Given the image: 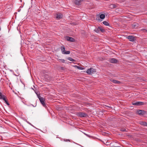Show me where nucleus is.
<instances>
[{
  "label": "nucleus",
  "instance_id": "nucleus-31",
  "mask_svg": "<svg viewBox=\"0 0 147 147\" xmlns=\"http://www.w3.org/2000/svg\"><path fill=\"white\" fill-rule=\"evenodd\" d=\"M60 69L62 70H64V68L63 67H60Z\"/></svg>",
  "mask_w": 147,
  "mask_h": 147
},
{
  "label": "nucleus",
  "instance_id": "nucleus-24",
  "mask_svg": "<svg viewBox=\"0 0 147 147\" xmlns=\"http://www.w3.org/2000/svg\"><path fill=\"white\" fill-rule=\"evenodd\" d=\"M98 29L99 30V31H100L102 32H104V30L101 27H98Z\"/></svg>",
  "mask_w": 147,
  "mask_h": 147
},
{
  "label": "nucleus",
  "instance_id": "nucleus-7",
  "mask_svg": "<svg viewBox=\"0 0 147 147\" xmlns=\"http://www.w3.org/2000/svg\"><path fill=\"white\" fill-rule=\"evenodd\" d=\"M39 100H40V102L41 103V104L43 106L45 107L46 106V105H45V99L44 98H40Z\"/></svg>",
  "mask_w": 147,
  "mask_h": 147
},
{
  "label": "nucleus",
  "instance_id": "nucleus-30",
  "mask_svg": "<svg viewBox=\"0 0 147 147\" xmlns=\"http://www.w3.org/2000/svg\"><path fill=\"white\" fill-rule=\"evenodd\" d=\"M38 98H39V99L40 100V98H42L43 97H41L40 96V95H38Z\"/></svg>",
  "mask_w": 147,
  "mask_h": 147
},
{
  "label": "nucleus",
  "instance_id": "nucleus-12",
  "mask_svg": "<svg viewBox=\"0 0 147 147\" xmlns=\"http://www.w3.org/2000/svg\"><path fill=\"white\" fill-rule=\"evenodd\" d=\"M6 98V96L2 94V93L0 92V99H4V98Z\"/></svg>",
  "mask_w": 147,
  "mask_h": 147
},
{
  "label": "nucleus",
  "instance_id": "nucleus-1",
  "mask_svg": "<svg viewBox=\"0 0 147 147\" xmlns=\"http://www.w3.org/2000/svg\"><path fill=\"white\" fill-rule=\"evenodd\" d=\"M96 72V70L92 68H90V69H88L86 71V73L90 75H92L95 73Z\"/></svg>",
  "mask_w": 147,
  "mask_h": 147
},
{
  "label": "nucleus",
  "instance_id": "nucleus-20",
  "mask_svg": "<svg viewBox=\"0 0 147 147\" xmlns=\"http://www.w3.org/2000/svg\"><path fill=\"white\" fill-rule=\"evenodd\" d=\"M57 110H63L64 109H62V108L61 107H57Z\"/></svg>",
  "mask_w": 147,
  "mask_h": 147
},
{
  "label": "nucleus",
  "instance_id": "nucleus-5",
  "mask_svg": "<svg viewBox=\"0 0 147 147\" xmlns=\"http://www.w3.org/2000/svg\"><path fill=\"white\" fill-rule=\"evenodd\" d=\"M127 38L130 41L133 42L135 40V37L134 36H129L127 37Z\"/></svg>",
  "mask_w": 147,
  "mask_h": 147
},
{
  "label": "nucleus",
  "instance_id": "nucleus-18",
  "mask_svg": "<svg viewBox=\"0 0 147 147\" xmlns=\"http://www.w3.org/2000/svg\"><path fill=\"white\" fill-rule=\"evenodd\" d=\"M104 107H105L106 109H108V110H113L112 108L109 107V106H107L106 105H105V106Z\"/></svg>",
  "mask_w": 147,
  "mask_h": 147
},
{
  "label": "nucleus",
  "instance_id": "nucleus-28",
  "mask_svg": "<svg viewBox=\"0 0 147 147\" xmlns=\"http://www.w3.org/2000/svg\"><path fill=\"white\" fill-rule=\"evenodd\" d=\"M94 31L97 33H98L99 32V30L98 29V28H95Z\"/></svg>",
  "mask_w": 147,
  "mask_h": 147
},
{
  "label": "nucleus",
  "instance_id": "nucleus-10",
  "mask_svg": "<svg viewBox=\"0 0 147 147\" xmlns=\"http://www.w3.org/2000/svg\"><path fill=\"white\" fill-rule=\"evenodd\" d=\"M62 17L63 15L62 14L60 13H58L57 14L56 18L57 19H59L61 18Z\"/></svg>",
  "mask_w": 147,
  "mask_h": 147
},
{
  "label": "nucleus",
  "instance_id": "nucleus-3",
  "mask_svg": "<svg viewBox=\"0 0 147 147\" xmlns=\"http://www.w3.org/2000/svg\"><path fill=\"white\" fill-rule=\"evenodd\" d=\"M132 104L134 105L140 106L144 105V103L142 102H132Z\"/></svg>",
  "mask_w": 147,
  "mask_h": 147
},
{
  "label": "nucleus",
  "instance_id": "nucleus-27",
  "mask_svg": "<svg viewBox=\"0 0 147 147\" xmlns=\"http://www.w3.org/2000/svg\"><path fill=\"white\" fill-rule=\"evenodd\" d=\"M120 130L123 131H127V130L125 128H121V129Z\"/></svg>",
  "mask_w": 147,
  "mask_h": 147
},
{
  "label": "nucleus",
  "instance_id": "nucleus-6",
  "mask_svg": "<svg viewBox=\"0 0 147 147\" xmlns=\"http://www.w3.org/2000/svg\"><path fill=\"white\" fill-rule=\"evenodd\" d=\"M65 38L67 40L71 42H74L75 41V40L74 38L69 36H66Z\"/></svg>",
  "mask_w": 147,
  "mask_h": 147
},
{
  "label": "nucleus",
  "instance_id": "nucleus-19",
  "mask_svg": "<svg viewBox=\"0 0 147 147\" xmlns=\"http://www.w3.org/2000/svg\"><path fill=\"white\" fill-rule=\"evenodd\" d=\"M75 66L78 69H80V70H83L85 68H83V67H81L80 66H78L77 65H75Z\"/></svg>",
  "mask_w": 147,
  "mask_h": 147
},
{
  "label": "nucleus",
  "instance_id": "nucleus-9",
  "mask_svg": "<svg viewBox=\"0 0 147 147\" xmlns=\"http://www.w3.org/2000/svg\"><path fill=\"white\" fill-rule=\"evenodd\" d=\"M110 80L111 82L115 84H120L121 83V82L118 80H114L113 79H111Z\"/></svg>",
  "mask_w": 147,
  "mask_h": 147
},
{
  "label": "nucleus",
  "instance_id": "nucleus-16",
  "mask_svg": "<svg viewBox=\"0 0 147 147\" xmlns=\"http://www.w3.org/2000/svg\"><path fill=\"white\" fill-rule=\"evenodd\" d=\"M138 26V24L136 23H134L132 25V28H136Z\"/></svg>",
  "mask_w": 147,
  "mask_h": 147
},
{
  "label": "nucleus",
  "instance_id": "nucleus-13",
  "mask_svg": "<svg viewBox=\"0 0 147 147\" xmlns=\"http://www.w3.org/2000/svg\"><path fill=\"white\" fill-rule=\"evenodd\" d=\"M83 1V0H80V1L76 0L75 1V3L77 5H79L80 4V3Z\"/></svg>",
  "mask_w": 147,
  "mask_h": 147
},
{
  "label": "nucleus",
  "instance_id": "nucleus-25",
  "mask_svg": "<svg viewBox=\"0 0 147 147\" xmlns=\"http://www.w3.org/2000/svg\"><path fill=\"white\" fill-rule=\"evenodd\" d=\"M5 102L8 105H9V103H8L7 100H6V98H4V99H3Z\"/></svg>",
  "mask_w": 147,
  "mask_h": 147
},
{
  "label": "nucleus",
  "instance_id": "nucleus-34",
  "mask_svg": "<svg viewBox=\"0 0 147 147\" xmlns=\"http://www.w3.org/2000/svg\"><path fill=\"white\" fill-rule=\"evenodd\" d=\"M103 111H100L101 113H103V112H102Z\"/></svg>",
  "mask_w": 147,
  "mask_h": 147
},
{
  "label": "nucleus",
  "instance_id": "nucleus-26",
  "mask_svg": "<svg viewBox=\"0 0 147 147\" xmlns=\"http://www.w3.org/2000/svg\"><path fill=\"white\" fill-rule=\"evenodd\" d=\"M70 53V51H66L64 52V53H63V54H69Z\"/></svg>",
  "mask_w": 147,
  "mask_h": 147
},
{
  "label": "nucleus",
  "instance_id": "nucleus-35",
  "mask_svg": "<svg viewBox=\"0 0 147 147\" xmlns=\"http://www.w3.org/2000/svg\"><path fill=\"white\" fill-rule=\"evenodd\" d=\"M67 141H70V140H67Z\"/></svg>",
  "mask_w": 147,
  "mask_h": 147
},
{
  "label": "nucleus",
  "instance_id": "nucleus-33",
  "mask_svg": "<svg viewBox=\"0 0 147 147\" xmlns=\"http://www.w3.org/2000/svg\"><path fill=\"white\" fill-rule=\"evenodd\" d=\"M144 31H145V32H146V31H147L146 30H145V29H144Z\"/></svg>",
  "mask_w": 147,
  "mask_h": 147
},
{
  "label": "nucleus",
  "instance_id": "nucleus-23",
  "mask_svg": "<svg viewBox=\"0 0 147 147\" xmlns=\"http://www.w3.org/2000/svg\"><path fill=\"white\" fill-rule=\"evenodd\" d=\"M67 59L68 60H69L70 61H75V59H72V58H71V57H69L67 58Z\"/></svg>",
  "mask_w": 147,
  "mask_h": 147
},
{
  "label": "nucleus",
  "instance_id": "nucleus-32",
  "mask_svg": "<svg viewBox=\"0 0 147 147\" xmlns=\"http://www.w3.org/2000/svg\"><path fill=\"white\" fill-rule=\"evenodd\" d=\"M28 123L30 125H32V126H33L30 123H28Z\"/></svg>",
  "mask_w": 147,
  "mask_h": 147
},
{
  "label": "nucleus",
  "instance_id": "nucleus-4",
  "mask_svg": "<svg viewBox=\"0 0 147 147\" xmlns=\"http://www.w3.org/2000/svg\"><path fill=\"white\" fill-rule=\"evenodd\" d=\"M44 79L46 81L49 82L51 80L52 78L50 76L47 75H45Z\"/></svg>",
  "mask_w": 147,
  "mask_h": 147
},
{
  "label": "nucleus",
  "instance_id": "nucleus-11",
  "mask_svg": "<svg viewBox=\"0 0 147 147\" xmlns=\"http://www.w3.org/2000/svg\"><path fill=\"white\" fill-rule=\"evenodd\" d=\"M145 112V111H137L136 113L140 115H143Z\"/></svg>",
  "mask_w": 147,
  "mask_h": 147
},
{
  "label": "nucleus",
  "instance_id": "nucleus-22",
  "mask_svg": "<svg viewBox=\"0 0 147 147\" xmlns=\"http://www.w3.org/2000/svg\"><path fill=\"white\" fill-rule=\"evenodd\" d=\"M103 23L104 24L107 26H109V24L106 21H103Z\"/></svg>",
  "mask_w": 147,
  "mask_h": 147
},
{
  "label": "nucleus",
  "instance_id": "nucleus-8",
  "mask_svg": "<svg viewBox=\"0 0 147 147\" xmlns=\"http://www.w3.org/2000/svg\"><path fill=\"white\" fill-rule=\"evenodd\" d=\"M110 62L112 63H116L117 62V60L114 58H113L110 60Z\"/></svg>",
  "mask_w": 147,
  "mask_h": 147
},
{
  "label": "nucleus",
  "instance_id": "nucleus-17",
  "mask_svg": "<svg viewBox=\"0 0 147 147\" xmlns=\"http://www.w3.org/2000/svg\"><path fill=\"white\" fill-rule=\"evenodd\" d=\"M61 51L62 53L63 54V53H64L65 51V48L64 46L61 47Z\"/></svg>",
  "mask_w": 147,
  "mask_h": 147
},
{
  "label": "nucleus",
  "instance_id": "nucleus-29",
  "mask_svg": "<svg viewBox=\"0 0 147 147\" xmlns=\"http://www.w3.org/2000/svg\"><path fill=\"white\" fill-rule=\"evenodd\" d=\"M59 60L61 61V62L63 63H64L65 62V60L64 59H59Z\"/></svg>",
  "mask_w": 147,
  "mask_h": 147
},
{
  "label": "nucleus",
  "instance_id": "nucleus-15",
  "mask_svg": "<svg viewBox=\"0 0 147 147\" xmlns=\"http://www.w3.org/2000/svg\"><path fill=\"white\" fill-rule=\"evenodd\" d=\"M140 123L142 125L146 126H147V123L144 121H141Z\"/></svg>",
  "mask_w": 147,
  "mask_h": 147
},
{
  "label": "nucleus",
  "instance_id": "nucleus-14",
  "mask_svg": "<svg viewBox=\"0 0 147 147\" xmlns=\"http://www.w3.org/2000/svg\"><path fill=\"white\" fill-rule=\"evenodd\" d=\"M116 5H115L113 4H111L109 6V8L111 9H113L115 8H116Z\"/></svg>",
  "mask_w": 147,
  "mask_h": 147
},
{
  "label": "nucleus",
  "instance_id": "nucleus-2",
  "mask_svg": "<svg viewBox=\"0 0 147 147\" xmlns=\"http://www.w3.org/2000/svg\"><path fill=\"white\" fill-rule=\"evenodd\" d=\"M76 115L78 117H85L87 116V114L81 112H78L76 113Z\"/></svg>",
  "mask_w": 147,
  "mask_h": 147
},
{
  "label": "nucleus",
  "instance_id": "nucleus-21",
  "mask_svg": "<svg viewBox=\"0 0 147 147\" xmlns=\"http://www.w3.org/2000/svg\"><path fill=\"white\" fill-rule=\"evenodd\" d=\"M105 17V15L104 14H101L100 16V18L101 19H104Z\"/></svg>",
  "mask_w": 147,
  "mask_h": 147
}]
</instances>
